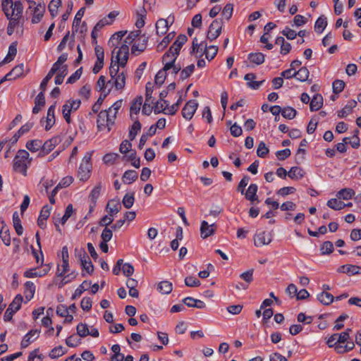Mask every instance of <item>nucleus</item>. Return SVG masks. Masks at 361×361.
Masks as SVG:
<instances>
[{
	"mask_svg": "<svg viewBox=\"0 0 361 361\" xmlns=\"http://www.w3.org/2000/svg\"><path fill=\"white\" fill-rule=\"evenodd\" d=\"M114 49H116V48ZM114 54L115 50H114L112 52L113 56L109 68V73L111 78H114L116 75L120 73V67L124 68L126 66L128 60L129 55L128 45L122 44L121 47H119V49L116 51L115 56H114Z\"/></svg>",
	"mask_w": 361,
	"mask_h": 361,
	"instance_id": "f257e3e1",
	"label": "nucleus"
},
{
	"mask_svg": "<svg viewBox=\"0 0 361 361\" xmlns=\"http://www.w3.org/2000/svg\"><path fill=\"white\" fill-rule=\"evenodd\" d=\"M97 127L99 131L110 132L115 123V118L106 110L98 112Z\"/></svg>",
	"mask_w": 361,
	"mask_h": 361,
	"instance_id": "f03ea898",
	"label": "nucleus"
},
{
	"mask_svg": "<svg viewBox=\"0 0 361 361\" xmlns=\"http://www.w3.org/2000/svg\"><path fill=\"white\" fill-rule=\"evenodd\" d=\"M223 21L221 19L214 20L209 27L207 38L210 42L215 40L221 33Z\"/></svg>",
	"mask_w": 361,
	"mask_h": 361,
	"instance_id": "7ed1b4c3",
	"label": "nucleus"
},
{
	"mask_svg": "<svg viewBox=\"0 0 361 361\" xmlns=\"http://www.w3.org/2000/svg\"><path fill=\"white\" fill-rule=\"evenodd\" d=\"M92 168L91 159H82L78 171V176L80 180H87L90 177Z\"/></svg>",
	"mask_w": 361,
	"mask_h": 361,
	"instance_id": "20e7f679",
	"label": "nucleus"
},
{
	"mask_svg": "<svg viewBox=\"0 0 361 361\" xmlns=\"http://www.w3.org/2000/svg\"><path fill=\"white\" fill-rule=\"evenodd\" d=\"M198 107V103L195 99L189 100L182 109V116L186 120H190Z\"/></svg>",
	"mask_w": 361,
	"mask_h": 361,
	"instance_id": "39448f33",
	"label": "nucleus"
},
{
	"mask_svg": "<svg viewBox=\"0 0 361 361\" xmlns=\"http://www.w3.org/2000/svg\"><path fill=\"white\" fill-rule=\"evenodd\" d=\"M272 240V235L268 231H261L255 235V245L262 247L269 244Z\"/></svg>",
	"mask_w": 361,
	"mask_h": 361,
	"instance_id": "423d86ee",
	"label": "nucleus"
},
{
	"mask_svg": "<svg viewBox=\"0 0 361 361\" xmlns=\"http://www.w3.org/2000/svg\"><path fill=\"white\" fill-rule=\"evenodd\" d=\"M78 257L80 259L81 266L88 274H92L94 270V266L90 259L89 256L84 250H82L78 254Z\"/></svg>",
	"mask_w": 361,
	"mask_h": 361,
	"instance_id": "0eeeda50",
	"label": "nucleus"
},
{
	"mask_svg": "<svg viewBox=\"0 0 361 361\" xmlns=\"http://www.w3.org/2000/svg\"><path fill=\"white\" fill-rule=\"evenodd\" d=\"M216 226L215 224H209L207 221H202L200 225V234L203 239L207 238L212 235L216 231Z\"/></svg>",
	"mask_w": 361,
	"mask_h": 361,
	"instance_id": "6e6552de",
	"label": "nucleus"
},
{
	"mask_svg": "<svg viewBox=\"0 0 361 361\" xmlns=\"http://www.w3.org/2000/svg\"><path fill=\"white\" fill-rule=\"evenodd\" d=\"M39 333L40 331L37 329H32L27 332L20 343L21 348H25L31 343L34 342L39 337Z\"/></svg>",
	"mask_w": 361,
	"mask_h": 361,
	"instance_id": "1a4fd4ad",
	"label": "nucleus"
},
{
	"mask_svg": "<svg viewBox=\"0 0 361 361\" xmlns=\"http://www.w3.org/2000/svg\"><path fill=\"white\" fill-rule=\"evenodd\" d=\"M32 159H16L13 164V171L16 173L27 175V166Z\"/></svg>",
	"mask_w": 361,
	"mask_h": 361,
	"instance_id": "9d476101",
	"label": "nucleus"
},
{
	"mask_svg": "<svg viewBox=\"0 0 361 361\" xmlns=\"http://www.w3.org/2000/svg\"><path fill=\"white\" fill-rule=\"evenodd\" d=\"M148 37L143 36L139 39L138 42H135L131 47V53L135 56L143 52L147 47Z\"/></svg>",
	"mask_w": 361,
	"mask_h": 361,
	"instance_id": "9b49d317",
	"label": "nucleus"
},
{
	"mask_svg": "<svg viewBox=\"0 0 361 361\" xmlns=\"http://www.w3.org/2000/svg\"><path fill=\"white\" fill-rule=\"evenodd\" d=\"M58 142L59 139L57 137H52L47 140L45 142H42V151L39 152V156L44 157L48 154L52 149H54L58 144Z\"/></svg>",
	"mask_w": 361,
	"mask_h": 361,
	"instance_id": "f8f14e48",
	"label": "nucleus"
},
{
	"mask_svg": "<svg viewBox=\"0 0 361 361\" xmlns=\"http://www.w3.org/2000/svg\"><path fill=\"white\" fill-rule=\"evenodd\" d=\"M201 46L204 47L202 54H205L207 60L212 61L217 54L218 47L214 45L207 47V44L204 41L202 42Z\"/></svg>",
	"mask_w": 361,
	"mask_h": 361,
	"instance_id": "ddd939ff",
	"label": "nucleus"
},
{
	"mask_svg": "<svg viewBox=\"0 0 361 361\" xmlns=\"http://www.w3.org/2000/svg\"><path fill=\"white\" fill-rule=\"evenodd\" d=\"M135 14L137 17L135 26L137 28H142L145 25V19L147 16V10L144 6H141L135 11Z\"/></svg>",
	"mask_w": 361,
	"mask_h": 361,
	"instance_id": "4468645a",
	"label": "nucleus"
},
{
	"mask_svg": "<svg viewBox=\"0 0 361 361\" xmlns=\"http://www.w3.org/2000/svg\"><path fill=\"white\" fill-rule=\"evenodd\" d=\"M257 190H258L257 185L255 183H251L249 185L247 190H246V192L245 193V198L252 202H253L255 201H257V202H258L259 200H258V197L257 195Z\"/></svg>",
	"mask_w": 361,
	"mask_h": 361,
	"instance_id": "2eb2a0df",
	"label": "nucleus"
},
{
	"mask_svg": "<svg viewBox=\"0 0 361 361\" xmlns=\"http://www.w3.org/2000/svg\"><path fill=\"white\" fill-rule=\"evenodd\" d=\"M323 105V97L320 94H316L310 101V109L311 111H318Z\"/></svg>",
	"mask_w": 361,
	"mask_h": 361,
	"instance_id": "dca6fc26",
	"label": "nucleus"
},
{
	"mask_svg": "<svg viewBox=\"0 0 361 361\" xmlns=\"http://www.w3.org/2000/svg\"><path fill=\"white\" fill-rule=\"evenodd\" d=\"M142 104V96H137L134 99L130 105V118L132 120H134L133 114L137 115L141 108Z\"/></svg>",
	"mask_w": 361,
	"mask_h": 361,
	"instance_id": "f3484780",
	"label": "nucleus"
},
{
	"mask_svg": "<svg viewBox=\"0 0 361 361\" xmlns=\"http://www.w3.org/2000/svg\"><path fill=\"white\" fill-rule=\"evenodd\" d=\"M357 105V102L354 99L350 100L345 106L340 111H338V116L339 118H344L350 114L353 108Z\"/></svg>",
	"mask_w": 361,
	"mask_h": 361,
	"instance_id": "a211bd4d",
	"label": "nucleus"
},
{
	"mask_svg": "<svg viewBox=\"0 0 361 361\" xmlns=\"http://www.w3.org/2000/svg\"><path fill=\"white\" fill-rule=\"evenodd\" d=\"M24 287V295L27 301L28 302L33 298L36 287L34 283L30 281L25 282Z\"/></svg>",
	"mask_w": 361,
	"mask_h": 361,
	"instance_id": "6ab92c4d",
	"label": "nucleus"
},
{
	"mask_svg": "<svg viewBox=\"0 0 361 361\" xmlns=\"http://www.w3.org/2000/svg\"><path fill=\"white\" fill-rule=\"evenodd\" d=\"M44 11H45V7L44 5H42L40 4L37 5V6L35 7V9L33 11L32 23L34 24L38 23L42 18Z\"/></svg>",
	"mask_w": 361,
	"mask_h": 361,
	"instance_id": "aec40b11",
	"label": "nucleus"
},
{
	"mask_svg": "<svg viewBox=\"0 0 361 361\" xmlns=\"http://www.w3.org/2000/svg\"><path fill=\"white\" fill-rule=\"evenodd\" d=\"M247 59L250 63L259 66L264 62V55L261 52L250 53Z\"/></svg>",
	"mask_w": 361,
	"mask_h": 361,
	"instance_id": "412c9836",
	"label": "nucleus"
},
{
	"mask_svg": "<svg viewBox=\"0 0 361 361\" xmlns=\"http://www.w3.org/2000/svg\"><path fill=\"white\" fill-rule=\"evenodd\" d=\"M126 78V74L123 71H121L118 75H116L114 78H111L114 80V87L117 90H121L124 88Z\"/></svg>",
	"mask_w": 361,
	"mask_h": 361,
	"instance_id": "4be33fe9",
	"label": "nucleus"
},
{
	"mask_svg": "<svg viewBox=\"0 0 361 361\" xmlns=\"http://www.w3.org/2000/svg\"><path fill=\"white\" fill-rule=\"evenodd\" d=\"M85 11V8L82 7L80 8L78 11L76 13L73 22V34L78 31L81 23V19L84 16Z\"/></svg>",
	"mask_w": 361,
	"mask_h": 361,
	"instance_id": "5701e85b",
	"label": "nucleus"
},
{
	"mask_svg": "<svg viewBox=\"0 0 361 361\" xmlns=\"http://www.w3.org/2000/svg\"><path fill=\"white\" fill-rule=\"evenodd\" d=\"M317 298L322 304L324 305H330L334 300L333 295L326 291H322L317 294Z\"/></svg>",
	"mask_w": 361,
	"mask_h": 361,
	"instance_id": "b1692460",
	"label": "nucleus"
},
{
	"mask_svg": "<svg viewBox=\"0 0 361 361\" xmlns=\"http://www.w3.org/2000/svg\"><path fill=\"white\" fill-rule=\"evenodd\" d=\"M155 27L157 34L161 36L166 33L169 25H167V21L164 18H159L157 21Z\"/></svg>",
	"mask_w": 361,
	"mask_h": 361,
	"instance_id": "393cba45",
	"label": "nucleus"
},
{
	"mask_svg": "<svg viewBox=\"0 0 361 361\" xmlns=\"http://www.w3.org/2000/svg\"><path fill=\"white\" fill-rule=\"evenodd\" d=\"M121 209V203L114 200H110L106 205V210L109 214L114 216L120 212Z\"/></svg>",
	"mask_w": 361,
	"mask_h": 361,
	"instance_id": "a878e982",
	"label": "nucleus"
},
{
	"mask_svg": "<svg viewBox=\"0 0 361 361\" xmlns=\"http://www.w3.org/2000/svg\"><path fill=\"white\" fill-rule=\"evenodd\" d=\"M327 26V20L324 16H319L314 23V30L318 34H322Z\"/></svg>",
	"mask_w": 361,
	"mask_h": 361,
	"instance_id": "bb28decb",
	"label": "nucleus"
},
{
	"mask_svg": "<svg viewBox=\"0 0 361 361\" xmlns=\"http://www.w3.org/2000/svg\"><path fill=\"white\" fill-rule=\"evenodd\" d=\"M181 47H176V43L173 42L170 47L169 49L164 54L162 57L163 61H166L169 57L177 59Z\"/></svg>",
	"mask_w": 361,
	"mask_h": 361,
	"instance_id": "cd10ccee",
	"label": "nucleus"
},
{
	"mask_svg": "<svg viewBox=\"0 0 361 361\" xmlns=\"http://www.w3.org/2000/svg\"><path fill=\"white\" fill-rule=\"evenodd\" d=\"M21 17L9 16V18H7L9 20V23L7 27V34L8 35H11L13 34L15 28L19 25L20 19Z\"/></svg>",
	"mask_w": 361,
	"mask_h": 361,
	"instance_id": "c85d7f7f",
	"label": "nucleus"
},
{
	"mask_svg": "<svg viewBox=\"0 0 361 361\" xmlns=\"http://www.w3.org/2000/svg\"><path fill=\"white\" fill-rule=\"evenodd\" d=\"M127 33L126 31H119L114 33L109 39L108 44L117 48L123 37Z\"/></svg>",
	"mask_w": 361,
	"mask_h": 361,
	"instance_id": "c756f323",
	"label": "nucleus"
},
{
	"mask_svg": "<svg viewBox=\"0 0 361 361\" xmlns=\"http://www.w3.org/2000/svg\"><path fill=\"white\" fill-rule=\"evenodd\" d=\"M361 268L357 265L345 264L340 267L339 271L349 275H355L360 273Z\"/></svg>",
	"mask_w": 361,
	"mask_h": 361,
	"instance_id": "7c9ffc66",
	"label": "nucleus"
},
{
	"mask_svg": "<svg viewBox=\"0 0 361 361\" xmlns=\"http://www.w3.org/2000/svg\"><path fill=\"white\" fill-rule=\"evenodd\" d=\"M26 147L31 152H40L42 147V140L38 139L30 140L27 142Z\"/></svg>",
	"mask_w": 361,
	"mask_h": 361,
	"instance_id": "2f4dec72",
	"label": "nucleus"
},
{
	"mask_svg": "<svg viewBox=\"0 0 361 361\" xmlns=\"http://www.w3.org/2000/svg\"><path fill=\"white\" fill-rule=\"evenodd\" d=\"M355 192L353 189L343 188L337 192L336 197L339 200H350L355 195Z\"/></svg>",
	"mask_w": 361,
	"mask_h": 361,
	"instance_id": "473e14b6",
	"label": "nucleus"
},
{
	"mask_svg": "<svg viewBox=\"0 0 361 361\" xmlns=\"http://www.w3.org/2000/svg\"><path fill=\"white\" fill-rule=\"evenodd\" d=\"M157 290L161 294H169L173 290V284L169 281H162L157 285Z\"/></svg>",
	"mask_w": 361,
	"mask_h": 361,
	"instance_id": "72a5a7b5",
	"label": "nucleus"
},
{
	"mask_svg": "<svg viewBox=\"0 0 361 361\" xmlns=\"http://www.w3.org/2000/svg\"><path fill=\"white\" fill-rule=\"evenodd\" d=\"M13 223L16 233L18 235H22L23 233V228L21 225V221L18 212H14L13 214Z\"/></svg>",
	"mask_w": 361,
	"mask_h": 361,
	"instance_id": "f704fd0d",
	"label": "nucleus"
},
{
	"mask_svg": "<svg viewBox=\"0 0 361 361\" xmlns=\"http://www.w3.org/2000/svg\"><path fill=\"white\" fill-rule=\"evenodd\" d=\"M305 173L302 169L298 166H293L288 173V176L293 180H298L302 178Z\"/></svg>",
	"mask_w": 361,
	"mask_h": 361,
	"instance_id": "c9c22d12",
	"label": "nucleus"
},
{
	"mask_svg": "<svg viewBox=\"0 0 361 361\" xmlns=\"http://www.w3.org/2000/svg\"><path fill=\"white\" fill-rule=\"evenodd\" d=\"M355 347L353 342H347L345 345L343 343H338L335 345L334 349L336 353L342 354L353 350Z\"/></svg>",
	"mask_w": 361,
	"mask_h": 361,
	"instance_id": "e433bc0d",
	"label": "nucleus"
},
{
	"mask_svg": "<svg viewBox=\"0 0 361 361\" xmlns=\"http://www.w3.org/2000/svg\"><path fill=\"white\" fill-rule=\"evenodd\" d=\"M137 178V173L135 170H127L123 176V182L130 184Z\"/></svg>",
	"mask_w": 361,
	"mask_h": 361,
	"instance_id": "4c0bfd02",
	"label": "nucleus"
},
{
	"mask_svg": "<svg viewBox=\"0 0 361 361\" xmlns=\"http://www.w3.org/2000/svg\"><path fill=\"white\" fill-rule=\"evenodd\" d=\"M91 282L84 281L75 290L72 295V299L75 300L79 298L90 286Z\"/></svg>",
	"mask_w": 361,
	"mask_h": 361,
	"instance_id": "58836bf2",
	"label": "nucleus"
},
{
	"mask_svg": "<svg viewBox=\"0 0 361 361\" xmlns=\"http://www.w3.org/2000/svg\"><path fill=\"white\" fill-rule=\"evenodd\" d=\"M326 205L334 210H341L345 207V203L338 200V198H332L327 201Z\"/></svg>",
	"mask_w": 361,
	"mask_h": 361,
	"instance_id": "ea45409f",
	"label": "nucleus"
},
{
	"mask_svg": "<svg viewBox=\"0 0 361 361\" xmlns=\"http://www.w3.org/2000/svg\"><path fill=\"white\" fill-rule=\"evenodd\" d=\"M81 102L80 99H70L66 102L63 105L62 108H66L67 110L70 109V111H75L80 106Z\"/></svg>",
	"mask_w": 361,
	"mask_h": 361,
	"instance_id": "a19ab883",
	"label": "nucleus"
},
{
	"mask_svg": "<svg viewBox=\"0 0 361 361\" xmlns=\"http://www.w3.org/2000/svg\"><path fill=\"white\" fill-rule=\"evenodd\" d=\"M295 78L298 80L305 82L307 80L310 72L306 67H302L298 71H295Z\"/></svg>",
	"mask_w": 361,
	"mask_h": 361,
	"instance_id": "79ce46f5",
	"label": "nucleus"
},
{
	"mask_svg": "<svg viewBox=\"0 0 361 361\" xmlns=\"http://www.w3.org/2000/svg\"><path fill=\"white\" fill-rule=\"evenodd\" d=\"M23 301V297L20 294H18L9 305L8 308L16 312L20 309Z\"/></svg>",
	"mask_w": 361,
	"mask_h": 361,
	"instance_id": "37998d69",
	"label": "nucleus"
},
{
	"mask_svg": "<svg viewBox=\"0 0 361 361\" xmlns=\"http://www.w3.org/2000/svg\"><path fill=\"white\" fill-rule=\"evenodd\" d=\"M320 253L322 255H330L333 252L334 247L331 241H324L320 247Z\"/></svg>",
	"mask_w": 361,
	"mask_h": 361,
	"instance_id": "c03bdc74",
	"label": "nucleus"
},
{
	"mask_svg": "<svg viewBox=\"0 0 361 361\" xmlns=\"http://www.w3.org/2000/svg\"><path fill=\"white\" fill-rule=\"evenodd\" d=\"M135 202V193L134 192H127L122 200V203L123 206L126 209H130L133 207Z\"/></svg>",
	"mask_w": 361,
	"mask_h": 361,
	"instance_id": "a18cd8bd",
	"label": "nucleus"
},
{
	"mask_svg": "<svg viewBox=\"0 0 361 361\" xmlns=\"http://www.w3.org/2000/svg\"><path fill=\"white\" fill-rule=\"evenodd\" d=\"M140 129V122L138 120H135L129 130V138L130 140H133L135 138Z\"/></svg>",
	"mask_w": 361,
	"mask_h": 361,
	"instance_id": "49530a36",
	"label": "nucleus"
},
{
	"mask_svg": "<svg viewBox=\"0 0 361 361\" xmlns=\"http://www.w3.org/2000/svg\"><path fill=\"white\" fill-rule=\"evenodd\" d=\"M102 184L99 183L97 184L93 189L92 190L90 195L89 199L90 202H97L98 198L100 196L101 190H102Z\"/></svg>",
	"mask_w": 361,
	"mask_h": 361,
	"instance_id": "de8ad7c7",
	"label": "nucleus"
},
{
	"mask_svg": "<svg viewBox=\"0 0 361 361\" xmlns=\"http://www.w3.org/2000/svg\"><path fill=\"white\" fill-rule=\"evenodd\" d=\"M11 9V16L22 17L23 7L20 1L13 2Z\"/></svg>",
	"mask_w": 361,
	"mask_h": 361,
	"instance_id": "09e8293b",
	"label": "nucleus"
},
{
	"mask_svg": "<svg viewBox=\"0 0 361 361\" xmlns=\"http://www.w3.org/2000/svg\"><path fill=\"white\" fill-rule=\"evenodd\" d=\"M0 238L5 245L8 246L11 244V236L8 226L3 227L0 231Z\"/></svg>",
	"mask_w": 361,
	"mask_h": 361,
	"instance_id": "8fccbe9b",
	"label": "nucleus"
},
{
	"mask_svg": "<svg viewBox=\"0 0 361 361\" xmlns=\"http://www.w3.org/2000/svg\"><path fill=\"white\" fill-rule=\"evenodd\" d=\"M297 114L296 110L291 106H286L282 108L281 115L287 119H293L295 117Z\"/></svg>",
	"mask_w": 361,
	"mask_h": 361,
	"instance_id": "3c124183",
	"label": "nucleus"
},
{
	"mask_svg": "<svg viewBox=\"0 0 361 361\" xmlns=\"http://www.w3.org/2000/svg\"><path fill=\"white\" fill-rule=\"evenodd\" d=\"M61 4V0H51L48 6L49 11L52 17H55L58 13V8Z\"/></svg>",
	"mask_w": 361,
	"mask_h": 361,
	"instance_id": "603ef678",
	"label": "nucleus"
},
{
	"mask_svg": "<svg viewBox=\"0 0 361 361\" xmlns=\"http://www.w3.org/2000/svg\"><path fill=\"white\" fill-rule=\"evenodd\" d=\"M123 100L119 99L115 102L108 109H106L111 116H114V118L116 119V115L118 114V110L121 109L122 106Z\"/></svg>",
	"mask_w": 361,
	"mask_h": 361,
	"instance_id": "864d4df0",
	"label": "nucleus"
},
{
	"mask_svg": "<svg viewBox=\"0 0 361 361\" xmlns=\"http://www.w3.org/2000/svg\"><path fill=\"white\" fill-rule=\"evenodd\" d=\"M69 262L68 260H62L61 265L58 264L56 275L59 277H62L68 271Z\"/></svg>",
	"mask_w": 361,
	"mask_h": 361,
	"instance_id": "5fc2aeb1",
	"label": "nucleus"
},
{
	"mask_svg": "<svg viewBox=\"0 0 361 361\" xmlns=\"http://www.w3.org/2000/svg\"><path fill=\"white\" fill-rule=\"evenodd\" d=\"M24 72V65L23 63L18 64L15 66L9 73L13 79H16L17 78L23 75Z\"/></svg>",
	"mask_w": 361,
	"mask_h": 361,
	"instance_id": "6e6d98bb",
	"label": "nucleus"
},
{
	"mask_svg": "<svg viewBox=\"0 0 361 361\" xmlns=\"http://www.w3.org/2000/svg\"><path fill=\"white\" fill-rule=\"evenodd\" d=\"M109 92L107 93L101 94L97 99V102L92 105V111L94 114H97L99 112L101 106L106 98V95L108 94Z\"/></svg>",
	"mask_w": 361,
	"mask_h": 361,
	"instance_id": "4d7b16f0",
	"label": "nucleus"
},
{
	"mask_svg": "<svg viewBox=\"0 0 361 361\" xmlns=\"http://www.w3.org/2000/svg\"><path fill=\"white\" fill-rule=\"evenodd\" d=\"M73 213V207L72 204H68L66 208L65 213L63 216L59 219V222L62 225L65 224V223L68 221V219L71 216Z\"/></svg>",
	"mask_w": 361,
	"mask_h": 361,
	"instance_id": "13d9d810",
	"label": "nucleus"
},
{
	"mask_svg": "<svg viewBox=\"0 0 361 361\" xmlns=\"http://www.w3.org/2000/svg\"><path fill=\"white\" fill-rule=\"evenodd\" d=\"M195 65L190 64L186 68H183L180 73V78L181 80H185L188 77H190L192 73L194 72Z\"/></svg>",
	"mask_w": 361,
	"mask_h": 361,
	"instance_id": "bf43d9fd",
	"label": "nucleus"
},
{
	"mask_svg": "<svg viewBox=\"0 0 361 361\" xmlns=\"http://www.w3.org/2000/svg\"><path fill=\"white\" fill-rule=\"evenodd\" d=\"M345 85V84L342 80H338V79L335 80L332 84V88H333L334 93H335V94L341 93L343 90Z\"/></svg>",
	"mask_w": 361,
	"mask_h": 361,
	"instance_id": "052dcab7",
	"label": "nucleus"
},
{
	"mask_svg": "<svg viewBox=\"0 0 361 361\" xmlns=\"http://www.w3.org/2000/svg\"><path fill=\"white\" fill-rule=\"evenodd\" d=\"M175 37V32H171L169 33L164 38L162 39L161 42L158 44L157 48L160 49H164L166 46L170 43V42Z\"/></svg>",
	"mask_w": 361,
	"mask_h": 361,
	"instance_id": "680f3d73",
	"label": "nucleus"
},
{
	"mask_svg": "<svg viewBox=\"0 0 361 361\" xmlns=\"http://www.w3.org/2000/svg\"><path fill=\"white\" fill-rule=\"evenodd\" d=\"M76 330L78 335L82 338L88 336L90 334L88 326L86 324L80 323L78 324Z\"/></svg>",
	"mask_w": 361,
	"mask_h": 361,
	"instance_id": "e2e57ef3",
	"label": "nucleus"
},
{
	"mask_svg": "<svg viewBox=\"0 0 361 361\" xmlns=\"http://www.w3.org/2000/svg\"><path fill=\"white\" fill-rule=\"evenodd\" d=\"M233 11V5L228 3L224 6L221 15L226 20H229L232 17Z\"/></svg>",
	"mask_w": 361,
	"mask_h": 361,
	"instance_id": "0e129e2a",
	"label": "nucleus"
},
{
	"mask_svg": "<svg viewBox=\"0 0 361 361\" xmlns=\"http://www.w3.org/2000/svg\"><path fill=\"white\" fill-rule=\"evenodd\" d=\"M253 273L254 269H251L240 274L239 277L245 281L248 285L253 281Z\"/></svg>",
	"mask_w": 361,
	"mask_h": 361,
	"instance_id": "69168bd1",
	"label": "nucleus"
},
{
	"mask_svg": "<svg viewBox=\"0 0 361 361\" xmlns=\"http://www.w3.org/2000/svg\"><path fill=\"white\" fill-rule=\"evenodd\" d=\"M166 78V73L164 71L160 70L157 72L154 77V82L159 86H161L165 81Z\"/></svg>",
	"mask_w": 361,
	"mask_h": 361,
	"instance_id": "338daca9",
	"label": "nucleus"
},
{
	"mask_svg": "<svg viewBox=\"0 0 361 361\" xmlns=\"http://www.w3.org/2000/svg\"><path fill=\"white\" fill-rule=\"evenodd\" d=\"M65 353L62 346L59 345L53 348L49 353V357L51 358H58L62 356Z\"/></svg>",
	"mask_w": 361,
	"mask_h": 361,
	"instance_id": "774afa93",
	"label": "nucleus"
}]
</instances>
